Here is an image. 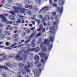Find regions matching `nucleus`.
Wrapping results in <instances>:
<instances>
[{
    "label": "nucleus",
    "instance_id": "1",
    "mask_svg": "<svg viewBox=\"0 0 77 77\" xmlns=\"http://www.w3.org/2000/svg\"><path fill=\"white\" fill-rule=\"evenodd\" d=\"M50 8V7L45 6L42 9H41L40 10L38 13H40V12H41V11H42V13L45 14V13L46 12V11H48L49 10Z\"/></svg>",
    "mask_w": 77,
    "mask_h": 77
},
{
    "label": "nucleus",
    "instance_id": "2",
    "mask_svg": "<svg viewBox=\"0 0 77 77\" xmlns=\"http://www.w3.org/2000/svg\"><path fill=\"white\" fill-rule=\"evenodd\" d=\"M38 55L40 56L41 57L43 58L44 59H45V60H47L48 59V57L45 55V54L44 53H41L38 54Z\"/></svg>",
    "mask_w": 77,
    "mask_h": 77
},
{
    "label": "nucleus",
    "instance_id": "3",
    "mask_svg": "<svg viewBox=\"0 0 77 77\" xmlns=\"http://www.w3.org/2000/svg\"><path fill=\"white\" fill-rule=\"evenodd\" d=\"M16 5L19 7H17L16 6H13V9H17V10H21L22 8V5L21 4H17Z\"/></svg>",
    "mask_w": 77,
    "mask_h": 77
},
{
    "label": "nucleus",
    "instance_id": "4",
    "mask_svg": "<svg viewBox=\"0 0 77 77\" xmlns=\"http://www.w3.org/2000/svg\"><path fill=\"white\" fill-rule=\"evenodd\" d=\"M43 29V26L42 25H40L39 28H38V29H37V30L38 32H41L42 31V33H44L45 30V28Z\"/></svg>",
    "mask_w": 77,
    "mask_h": 77
},
{
    "label": "nucleus",
    "instance_id": "5",
    "mask_svg": "<svg viewBox=\"0 0 77 77\" xmlns=\"http://www.w3.org/2000/svg\"><path fill=\"white\" fill-rule=\"evenodd\" d=\"M63 7H62L61 8L60 7H58L57 8V10H58V12H59L60 14H60V16L62 15V12H63Z\"/></svg>",
    "mask_w": 77,
    "mask_h": 77
},
{
    "label": "nucleus",
    "instance_id": "6",
    "mask_svg": "<svg viewBox=\"0 0 77 77\" xmlns=\"http://www.w3.org/2000/svg\"><path fill=\"white\" fill-rule=\"evenodd\" d=\"M0 18H2V20L4 22L6 21V18H5L4 15H3V14H0Z\"/></svg>",
    "mask_w": 77,
    "mask_h": 77
},
{
    "label": "nucleus",
    "instance_id": "7",
    "mask_svg": "<svg viewBox=\"0 0 77 77\" xmlns=\"http://www.w3.org/2000/svg\"><path fill=\"white\" fill-rule=\"evenodd\" d=\"M33 36H34V34H33V33H32V34H31L29 37V36H26L25 37V39L27 40H29V39L32 38L33 37Z\"/></svg>",
    "mask_w": 77,
    "mask_h": 77
},
{
    "label": "nucleus",
    "instance_id": "8",
    "mask_svg": "<svg viewBox=\"0 0 77 77\" xmlns=\"http://www.w3.org/2000/svg\"><path fill=\"white\" fill-rule=\"evenodd\" d=\"M35 41H36V40L34 39L31 41V47H35L36 45V44H35Z\"/></svg>",
    "mask_w": 77,
    "mask_h": 77
},
{
    "label": "nucleus",
    "instance_id": "9",
    "mask_svg": "<svg viewBox=\"0 0 77 77\" xmlns=\"http://www.w3.org/2000/svg\"><path fill=\"white\" fill-rule=\"evenodd\" d=\"M17 37H18V34H14L12 36V38H12L13 39H14L15 42V41L17 40V38L16 39H15V38H17Z\"/></svg>",
    "mask_w": 77,
    "mask_h": 77
},
{
    "label": "nucleus",
    "instance_id": "10",
    "mask_svg": "<svg viewBox=\"0 0 77 77\" xmlns=\"http://www.w3.org/2000/svg\"><path fill=\"white\" fill-rule=\"evenodd\" d=\"M47 47L46 46H44L43 47V49L42 50V51L43 52V53H45L46 51H47Z\"/></svg>",
    "mask_w": 77,
    "mask_h": 77
},
{
    "label": "nucleus",
    "instance_id": "11",
    "mask_svg": "<svg viewBox=\"0 0 77 77\" xmlns=\"http://www.w3.org/2000/svg\"><path fill=\"white\" fill-rule=\"evenodd\" d=\"M18 11H17L14 10V11H11L10 12V13L13 15H15L14 13H18Z\"/></svg>",
    "mask_w": 77,
    "mask_h": 77
},
{
    "label": "nucleus",
    "instance_id": "12",
    "mask_svg": "<svg viewBox=\"0 0 77 77\" xmlns=\"http://www.w3.org/2000/svg\"><path fill=\"white\" fill-rule=\"evenodd\" d=\"M58 2H59L60 5L61 6L63 5L65 2L64 0H58Z\"/></svg>",
    "mask_w": 77,
    "mask_h": 77
},
{
    "label": "nucleus",
    "instance_id": "13",
    "mask_svg": "<svg viewBox=\"0 0 77 77\" xmlns=\"http://www.w3.org/2000/svg\"><path fill=\"white\" fill-rule=\"evenodd\" d=\"M48 39H49L50 42H53L54 39L53 38V36L52 35H50Z\"/></svg>",
    "mask_w": 77,
    "mask_h": 77
},
{
    "label": "nucleus",
    "instance_id": "14",
    "mask_svg": "<svg viewBox=\"0 0 77 77\" xmlns=\"http://www.w3.org/2000/svg\"><path fill=\"white\" fill-rule=\"evenodd\" d=\"M32 9L34 11H35V12H38V7L36 6H34L32 8Z\"/></svg>",
    "mask_w": 77,
    "mask_h": 77
},
{
    "label": "nucleus",
    "instance_id": "15",
    "mask_svg": "<svg viewBox=\"0 0 77 77\" xmlns=\"http://www.w3.org/2000/svg\"><path fill=\"white\" fill-rule=\"evenodd\" d=\"M27 64L28 65V68H30V67H32L33 66V64L31 62L27 63Z\"/></svg>",
    "mask_w": 77,
    "mask_h": 77
},
{
    "label": "nucleus",
    "instance_id": "16",
    "mask_svg": "<svg viewBox=\"0 0 77 77\" xmlns=\"http://www.w3.org/2000/svg\"><path fill=\"white\" fill-rule=\"evenodd\" d=\"M33 72L34 74L35 77H38L39 75L38 74V73H37V71H33Z\"/></svg>",
    "mask_w": 77,
    "mask_h": 77
},
{
    "label": "nucleus",
    "instance_id": "17",
    "mask_svg": "<svg viewBox=\"0 0 77 77\" xmlns=\"http://www.w3.org/2000/svg\"><path fill=\"white\" fill-rule=\"evenodd\" d=\"M26 10H27V9L22 8L20 10V13H23V14H24L26 12L25 11H26Z\"/></svg>",
    "mask_w": 77,
    "mask_h": 77
},
{
    "label": "nucleus",
    "instance_id": "18",
    "mask_svg": "<svg viewBox=\"0 0 77 77\" xmlns=\"http://www.w3.org/2000/svg\"><path fill=\"white\" fill-rule=\"evenodd\" d=\"M30 47H31L30 45L29 44L26 45V47L27 48L26 49L27 51H29V49L30 48Z\"/></svg>",
    "mask_w": 77,
    "mask_h": 77
},
{
    "label": "nucleus",
    "instance_id": "19",
    "mask_svg": "<svg viewBox=\"0 0 77 77\" xmlns=\"http://www.w3.org/2000/svg\"><path fill=\"white\" fill-rule=\"evenodd\" d=\"M34 59L36 61H38L39 59V57L38 55H35L34 57Z\"/></svg>",
    "mask_w": 77,
    "mask_h": 77
},
{
    "label": "nucleus",
    "instance_id": "20",
    "mask_svg": "<svg viewBox=\"0 0 77 77\" xmlns=\"http://www.w3.org/2000/svg\"><path fill=\"white\" fill-rule=\"evenodd\" d=\"M33 57V55L32 53H30L29 55V58L31 60H32Z\"/></svg>",
    "mask_w": 77,
    "mask_h": 77
},
{
    "label": "nucleus",
    "instance_id": "21",
    "mask_svg": "<svg viewBox=\"0 0 77 77\" xmlns=\"http://www.w3.org/2000/svg\"><path fill=\"white\" fill-rule=\"evenodd\" d=\"M13 25L14 26H18V22L17 21H15L13 23Z\"/></svg>",
    "mask_w": 77,
    "mask_h": 77
},
{
    "label": "nucleus",
    "instance_id": "22",
    "mask_svg": "<svg viewBox=\"0 0 77 77\" xmlns=\"http://www.w3.org/2000/svg\"><path fill=\"white\" fill-rule=\"evenodd\" d=\"M9 18L11 19L12 20H15V17L14 16L12 15H10L9 16Z\"/></svg>",
    "mask_w": 77,
    "mask_h": 77
},
{
    "label": "nucleus",
    "instance_id": "23",
    "mask_svg": "<svg viewBox=\"0 0 77 77\" xmlns=\"http://www.w3.org/2000/svg\"><path fill=\"white\" fill-rule=\"evenodd\" d=\"M40 50L39 48L37 47L35 49V53H38V52Z\"/></svg>",
    "mask_w": 77,
    "mask_h": 77
},
{
    "label": "nucleus",
    "instance_id": "24",
    "mask_svg": "<svg viewBox=\"0 0 77 77\" xmlns=\"http://www.w3.org/2000/svg\"><path fill=\"white\" fill-rule=\"evenodd\" d=\"M20 35L22 37H24L26 36V33L25 32H22L20 33Z\"/></svg>",
    "mask_w": 77,
    "mask_h": 77
},
{
    "label": "nucleus",
    "instance_id": "25",
    "mask_svg": "<svg viewBox=\"0 0 77 77\" xmlns=\"http://www.w3.org/2000/svg\"><path fill=\"white\" fill-rule=\"evenodd\" d=\"M5 66L6 67H10L11 66V64L9 63H5Z\"/></svg>",
    "mask_w": 77,
    "mask_h": 77
},
{
    "label": "nucleus",
    "instance_id": "26",
    "mask_svg": "<svg viewBox=\"0 0 77 77\" xmlns=\"http://www.w3.org/2000/svg\"><path fill=\"white\" fill-rule=\"evenodd\" d=\"M26 11L27 12V14L29 15H31L32 14V12H31V11H30L29 10H28L27 9V10H26Z\"/></svg>",
    "mask_w": 77,
    "mask_h": 77
},
{
    "label": "nucleus",
    "instance_id": "27",
    "mask_svg": "<svg viewBox=\"0 0 77 77\" xmlns=\"http://www.w3.org/2000/svg\"><path fill=\"white\" fill-rule=\"evenodd\" d=\"M5 35L7 36H8V35H10V33H9V31H6L5 32Z\"/></svg>",
    "mask_w": 77,
    "mask_h": 77
},
{
    "label": "nucleus",
    "instance_id": "28",
    "mask_svg": "<svg viewBox=\"0 0 77 77\" xmlns=\"http://www.w3.org/2000/svg\"><path fill=\"white\" fill-rule=\"evenodd\" d=\"M0 68L1 69L2 68H4V69H6V70H7V71H9V69H8V68L4 66H0Z\"/></svg>",
    "mask_w": 77,
    "mask_h": 77
},
{
    "label": "nucleus",
    "instance_id": "29",
    "mask_svg": "<svg viewBox=\"0 0 77 77\" xmlns=\"http://www.w3.org/2000/svg\"><path fill=\"white\" fill-rule=\"evenodd\" d=\"M19 66L20 68H23V66H24V64L21 63H19Z\"/></svg>",
    "mask_w": 77,
    "mask_h": 77
},
{
    "label": "nucleus",
    "instance_id": "30",
    "mask_svg": "<svg viewBox=\"0 0 77 77\" xmlns=\"http://www.w3.org/2000/svg\"><path fill=\"white\" fill-rule=\"evenodd\" d=\"M12 48H11L9 47H5V49H6V50H11Z\"/></svg>",
    "mask_w": 77,
    "mask_h": 77
},
{
    "label": "nucleus",
    "instance_id": "31",
    "mask_svg": "<svg viewBox=\"0 0 77 77\" xmlns=\"http://www.w3.org/2000/svg\"><path fill=\"white\" fill-rule=\"evenodd\" d=\"M22 73L23 74V75H25L26 74V70L24 69H22Z\"/></svg>",
    "mask_w": 77,
    "mask_h": 77
},
{
    "label": "nucleus",
    "instance_id": "32",
    "mask_svg": "<svg viewBox=\"0 0 77 77\" xmlns=\"http://www.w3.org/2000/svg\"><path fill=\"white\" fill-rule=\"evenodd\" d=\"M38 23V25H39L41 23V21L39 19L35 20Z\"/></svg>",
    "mask_w": 77,
    "mask_h": 77
},
{
    "label": "nucleus",
    "instance_id": "33",
    "mask_svg": "<svg viewBox=\"0 0 77 77\" xmlns=\"http://www.w3.org/2000/svg\"><path fill=\"white\" fill-rule=\"evenodd\" d=\"M5 35L2 34L0 35V38L1 39H4L5 38Z\"/></svg>",
    "mask_w": 77,
    "mask_h": 77
},
{
    "label": "nucleus",
    "instance_id": "34",
    "mask_svg": "<svg viewBox=\"0 0 77 77\" xmlns=\"http://www.w3.org/2000/svg\"><path fill=\"white\" fill-rule=\"evenodd\" d=\"M48 42V39H45L44 42V45H46Z\"/></svg>",
    "mask_w": 77,
    "mask_h": 77
},
{
    "label": "nucleus",
    "instance_id": "35",
    "mask_svg": "<svg viewBox=\"0 0 77 77\" xmlns=\"http://www.w3.org/2000/svg\"><path fill=\"white\" fill-rule=\"evenodd\" d=\"M8 57H10L11 58L12 57H14V55L13 54H11L9 55Z\"/></svg>",
    "mask_w": 77,
    "mask_h": 77
},
{
    "label": "nucleus",
    "instance_id": "36",
    "mask_svg": "<svg viewBox=\"0 0 77 77\" xmlns=\"http://www.w3.org/2000/svg\"><path fill=\"white\" fill-rule=\"evenodd\" d=\"M28 51H35V48H30Z\"/></svg>",
    "mask_w": 77,
    "mask_h": 77
},
{
    "label": "nucleus",
    "instance_id": "37",
    "mask_svg": "<svg viewBox=\"0 0 77 77\" xmlns=\"http://www.w3.org/2000/svg\"><path fill=\"white\" fill-rule=\"evenodd\" d=\"M8 27L9 30H13V28H12V26H11L9 25H8Z\"/></svg>",
    "mask_w": 77,
    "mask_h": 77
},
{
    "label": "nucleus",
    "instance_id": "38",
    "mask_svg": "<svg viewBox=\"0 0 77 77\" xmlns=\"http://www.w3.org/2000/svg\"><path fill=\"white\" fill-rule=\"evenodd\" d=\"M51 48H52V45H51L49 46L48 50H49V51H50V50H51Z\"/></svg>",
    "mask_w": 77,
    "mask_h": 77
},
{
    "label": "nucleus",
    "instance_id": "39",
    "mask_svg": "<svg viewBox=\"0 0 77 77\" xmlns=\"http://www.w3.org/2000/svg\"><path fill=\"white\" fill-rule=\"evenodd\" d=\"M17 43H15L12 45L10 47V48L11 47H14L15 45H17Z\"/></svg>",
    "mask_w": 77,
    "mask_h": 77
},
{
    "label": "nucleus",
    "instance_id": "40",
    "mask_svg": "<svg viewBox=\"0 0 77 77\" xmlns=\"http://www.w3.org/2000/svg\"><path fill=\"white\" fill-rule=\"evenodd\" d=\"M26 48L25 47H22L20 48V50L21 51H24V49Z\"/></svg>",
    "mask_w": 77,
    "mask_h": 77
},
{
    "label": "nucleus",
    "instance_id": "41",
    "mask_svg": "<svg viewBox=\"0 0 77 77\" xmlns=\"http://www.w3.org/2000/svg\"><path fill=\"white\" fill-rule=\"evenodd\" d=\"M51 30L54 31L55 30V27L54 26H52L51 27Z\"/></svg>",
    "mask_w": 77,
    "mask_h": 77
},
{
    "label": "nucleus",
    "instance_id": "42",
    "mask_svg": "<svg viewBox=\"0 0 77 77\" xmlns=\"http://www.w3.org/2000/svg\"><path fill=\"white\" fill-rule=\"evenodd\" d=\"M45 17V18L47 20H50V18L49 17V16L48 15H46Z\"/></svg>",
    "mask_w": 77,
    "mask_h": 77
},
{
    "label": "nucleus",
    "instance_id": "43",
    "mask_svg": "<svg viewBox=\"0 0 77 77\" xmlns=\"http://www.w3.org/2000/svg\"><path fill=\"white\" fill-rule=\"evenodd\" d=\"M43 47V43L41 42L40 45V49H42Z\"/></svg>",
    "mask_w": 77,
    "mask_h": 77
},
{
    "label": "nucleus",
    "instance_id": "44",
    "mask_svg": "<svg viewBox=\"0 0 77 77\" xmlns=\"http://www.w3.org/2000/svg\"><path fill=\"white\" fill-rule=\"evenodd\" d=\"M13 65L15 67H16V66H17V63H13Z\"/></svg>",
    "mask_w": 77,
    "mask_h": 77
},
{
    "label": "nucleus",
    "instance_id": "45",
    "mask_svg": "<svg viewBox=\"0 0 77 77\" xmlns=\"http://www.w3.org/2000/svg\"><path fill=\"white\" fill-rule=\"evenodd\" d=\"M55 18L56 19V21L57 23H58L59 22V20L57 18V16H55Z\"/></svg>",
    "mask_w": 77,
    "mask_h": 77
},
{
    "label": "nucleus",
    "instance_id": "46",
    "mask_svg": "<svg viewBox=\"0 0 77 77\" xmlns=\"http://www.w3.org/2000/svg\"><path fill=\"white\" fill-rule=\"evenodd\" d=\"M36 2L38 4H39L41 3V0H36Z\"/></svg>",
    "mask_w": 77,
    "mask_h": 77
},
{
    "label": "nucleus",
    "instance_id": "47",
    "mask_svg": "<svg viewBox=\"0 0 77 77\" xmlns=\"http://www.w3.org/2000/svg\"><path fill=\"white\" fill-rule=\"evenodd\" d=\"M28 8L29 9H32V8H33V6H32V5H29Z\"/></svg>",
    "mask_w": 77,
    "mask_h": 77
},
{
    "label": "nucleus",
    "instance_id": "48",
    "mask_svg": "<svg viewBox=\"0 0 77 77\" xmlns=\"http://www.w3.org/2000/svg\"><path fill=\"white\" fill-rule=\"evenodd\" d=\"M26 32L27 34H29V33H30V29H28L26 30Z\"/></svg>",
    "mask_w": 77,
    "mask_h": 77
},
{
    "label": "nucleus",
    "instance_id": "49",
    "mask_svg": "<svg viewBox=\"0 0 77 77\" xmlns=\"http://www.w3.org/2000/svg\"><path fill=\"white\" fill-rule=\"evenodd\" d=\"M46 20V18L45 17H44L43 19L42 20V23H43V22H44Z\"/></svg>",
    "mask_w": 77,
    "mask_h": 77
},
{
    "label": "nucleus",
    "instance_id": "50",
    "mask_svg": "<svg viewBox=\"0 0 77 77\" xmlns=\"http://www.w3.org/2000/svg\"><path fill=\"white\" fill-rule=\"evenodd\" d=\"M53 7H55V8L57 7V4H56V3H54L53 4Z\"/></svg>",
    "mask_w": 77,
    "mask_h": 77
},
{
    "label": "nucleus",
    "instance_id": "51",
    "mask_svg": "<svg viewBox=\"0 0 77 77\" xmlns=\"http://www.w3.org/2000/svg\"><path fill=\"white\" fill-rule=\"evenodd\" d=\"M38 17L40 19H42V18H43V17L41 15H39Z\"/></svg>",
    "mask_w": 77,
    "mask_h": 77
},
{
    "label": "nucleus",
    "instance_id": "52",
    "mask_svg": "<svg viewBox=\"0 0 77 77\" xmlns=\"http://www.w3.org/2000/svg\"><path fill=\"white\" fill-rule=\"evenodd\" d=\"M31 41V39H29L28 40H26V41H25V43H28V42H29L30 41Z\"/></svg>",
    "mask_w": 77,
    "mask_h": 77
},
{
    "label": "nucleus",
    "instance_id": "53",
    "mask_svg": "<svg viewBox=\"0 0 77 77\" xmlns=\"http://www.w3.org/2000/svg\"><path fill=\"white\" fill-rule=\"evenodd\" d=\"M38 72V73H41V69H38L37 70Z\"/></svg>",
    "mask_w": 77,
    "mask_h": 77
},
{
    "label": "nucleus",
    "instance_id": "54",
    "mask_svg": "<svg viewBox=\"0 0 77 77\" xmlns=\"http://www.w3.org/2000/svg\"><path fill=\"white\" fill-rule=\"evenodd\" d=\"M21 20H20V19H18L17 20V22H18V23H21Z\"/></svg>",
    "mask_w": 77,
    "mask_h": 77
},
{
    "label": "nucleus",
    "instance_id": "55",
    "mask_svg": "<svg viewBox=\"0 0 77 77\" xmlns=\"http://www.w3.org/2000/svg\"><path fill=\"white\" fill-rule=\"evenodd\" d=\"M8 1L9 3H11L12 2V0H8Z\"/></svg>",
    "mask_w": 77,
    "mask_h": 77
},
{
    "label": "nucleus",
    "instance_id": "56",
    "mask_svg": "<svg viewBox=\"0 0 77 77\" xmlns=\"http://www.w3.org/2000/svg\"><path fill=\"white\" fill-rule=\"evenodd\" d=\"M5 45L6 46H9V42H6L5 43Z\"/></svg>",
    "mask_w": 77,
    "mask_h": 77
},
{
    "label": "nucleus",
    "instance_id": "57",
    "mask_svg": "<svg viewBox=\"0 0 77 77\" xmlns=\"http://www.w3.org/2000/svg\"><path fill=\"white\" fill-rule=\"evenodd\" d=\"M5 5L6 6H7V7H9L10 6V5H9V3L6 4Z\"/></svg>",
    "mask_w": 77,
    "mask_h": 77
},
{
    "label": "nucleus",
    "instance_id": "58",
    "mask_svg": "<svg viewBox=\"0 0 77 77\" xmlns=\"http://www.w3.org/2000/svg\"><path fill=\"white\" fill-rule=\"evenodd\" d=\"M49 2L50 5H51L53 4V2H52V0H49Z\"/></svg>",
    "mask_w": 77,
    "mask_h": 77
},
{
    "label": "nucleus",
    "instance_id": "59",
    "mask_svg": "<svg viewBox=\"0 0 77 77\" xmlns=\"http://www.w3.org/2000/svg\"><path fill=\"white\" fill-rule=\"evenodd\" d=\"M41 66V64H39L38 66L37 67L38 68H40Z\"/></svg>",
    "mask_w": 77,
    "mask_h": 77
},
{
    "label": "nucleus",
    "instance_id": "60",
    "mask_svg": "<svg viewBox=\"0 0 77 77\" xmlns=\"http://www.w3.org/2000/svg\"><path fill=\"white\" fill-rule=\"evenodd\" d=\"M35 27H32V28H30V29L31 30H33L34 29H35Z\"/></svg>",
    "mask_w": 77,
    "mask_h": 77
},
{
    "label": "nucleus",
    "instance_id": "61",
    "mask_svg": "<svg viewBox=\"0 0 77 77\" xmlns=\"http://www.w3.org/2000/svg\"><path fill=\"white\" fill-rule=\"evenodd\" d=\"M26 71L27 72H30V69H27L26 70Z\"/></svg>",
    "mask_w": 77,
    "mask_h": 77
},
{
    "label": "nucleus",
    "instance_id": "62",
    "mask_svg": "<svg viewBox=\"0 0 77 77\" xmlns=\"http://www.w3.org/2000/svg\"><path fill=\"white\" fill-rule=\"evenodd\" d=\"M29 5H26L25 6V8H29Z\"/></svg>",
    "mask_w": 77,
    "mask_h": 77
},
{
    "label": "nucleus",
    "instance_id": "63",
    "mask_svg": "<svg viewBox=\"0 0 77 77\" xmlns=\"http://www.w3.org/2000/svg\"><path fill=\"white\" fill-rule=\"evenodd\" d=\"M7 40H11V37H7Z\"/></svg>",
    "mask_w": 77,
    "mask_h": 77
},
{
    "label": "nucleus",
    "instance_id": "64",
    "mask_svg": "<svg viewBox=\"0 0 77 77\" xmlns=\"http://www.w3.org/2000/svg\"><path fill=\"white\" fill-rule=\"evenodd\" d=\"M22 60H23V58H20L19 59H18V60L19 61Z\"/></svg>",
    "mask_w": 77,
    "mask_h": 77
}]
</instances>
